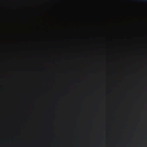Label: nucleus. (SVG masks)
I'll return each mask as SVG.
<instances>
[{
	"mask_svg": "<svg viewBox=\"0 0 147 147\" xmlns=\"http://www.w3.org/2000/svg\"><path fill=\"white\" fill-rule=\"evenodd\" d=\"M140 1L145 2H147V0H141Z\"/></svg>",
	"mask_w": 147,
	"mask_h": 147,
	"instance_id": "nucleus-1",
	"label": "nucleus"
}]
</instances>
